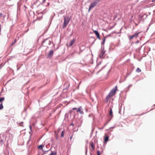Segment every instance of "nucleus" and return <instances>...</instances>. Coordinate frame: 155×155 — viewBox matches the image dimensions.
<instances>
[{"instance_id": "obj_1", "label": "nucleus", "mask_w": 155, "mask_h": 155, "mask_svg": "<svg viewBox=\"0 0 155 155\" xmlns=\"http://www.w3.org/2000/svg\"><path fill=\"white\" fill-rule=\"evenodd\" d=\"M99 0H95L89 5L88 12H89L92 8L96 6L99 2Z\"/></svg>"}, {"instance_id": "obj_2", "label": "nucleus", "mask_w": 155, "mask_h": 155, "mask_svg": "<svg viewBox=\"0 0 155 155\" xmlns=\"http://www.w3.org/2000/svg\"><path fill=\"white\" fill-rule=\"evenodd\" d=\"M64 22L63 25V28H65L68 24L70 20V18H69L68 17H66L64 16Z\"/></svg>"}, {"instance_id": "obj_3", "label": "nucleus", "mask_w": 155, "mask_h": 155, "mask_svg": "<svg viewBox=\"0 0 155 155\" xmlns=\"http://www.w3.org/2000/svg\"><path fill=\"white\" fill-rule=\"evenodd\" d=\"M117 90V87L116 86L115 88L113 89V90L110 92L108 94V96L110 97L113 96L115 94Z\"/></svg>"}, {"instance_id": "obj_4", "label": "nucleus", "mask_w": 155, "mask_h": 155, "mask_svg": "<svg viewBox=\"0 0 155 155\" xmlns=\"http://www.w3.org/2000/svg\"><path fill=\"white\" fill-rule=\"evenodd\" d=\"M105 51L104 49V48L101 49L100 53L99 56L100 58H103L104 57V54Z\"/></svg>"}, {"instance_id": "obj_5", "label": "nucleus", "mask_w": 155, "mask_h": 155, "mask_svg": "<svg viewBox=\"0 0 155 155\" xmlns=\"http://www.w3.org/2000/svg\"><path fill=\"white\" fill-rule=\"evenodd\" d=\"M90 147H91L92 148V150H94L95 149V146L93 142H90Z\"/></svg>"}, {"instance_id": "obj_6", "label": "nucleus", "mask_w": 155, "mask_h": 155, "mask_svg": "<svg viewBox=\"0 0 155 155\" xmlns=\"http://www.w3.org/2000/svg\"><path fill=\"white\" fill-rule=\"evenodd\" d=\"M93 32L96 35L97 38L100 40L101 38L100 37L98 31L96 30H93Z\"/></svg>"}, {"instance_id": "obj_7", "label": "nucleus", "mask_w": 155, "mask_h": 155, "mask_svg": "<svg viewBox=\"0 0 155 155\" xmlns=\"http://www.w3.org/2000/svg\"><path fill=\"white\" fill-rule=\"evenodd\" d=\"M82 107L81 106H80L77 109V112H79L81 114H84L83 112L81 110Z\"/></svg>"}, {"instance_id": "obj_8", "label": "nucleus", "mask_w": 155, "mask_h": 155, "mask_svg": "<svg viewBox=\"0 0 155 155\" xmlns=\"http://www.w3.org/2000/svg\"><path fill=\"white\" fill-rule=\"evenodd\" d=\"M109 136L107 135H105L104 137V142L105 143H107L109 140Z\"/></svg>"}, {"instance_id": "obj_9", "label": "nucleus", "mask_w": 155, "mask_h": 155, "mask_svg": "<svg viewBox=\"0 0 155 155\" xmlns=\"http://www.w3.org/2000/svg\"><path fill=\"white\" fill-rule=\"evenodd\" d=\"M109 115L112 117H113V112L112 111V109L111 108L109 112Z\"/></svg>"}, {"instance_id": "obj_10", "label": "nucleus", "mask_w": 155, "mask_h": 155, "mask_svg": "<svg viewBox=\"0 0 155 155\" xmlns=\"http://www.w3.org/2000/svg\"><path fill=\"white\" fill-rule=\"evenodd\" d=\"M75 40L73 39L71 41V42L69 43V46H71L73 44Z\"/></svg>"}, {"instance_id": "obj_11", "label": "nucleus", "mask_w": 155, "mask_h": 155, "mask_svg": "<svg viewBox=\"0 0 155 155\" xmlns=\"http://www.w3.org/2000/svg\"><path fill=\"white\" fill-rule=\"evenodd\" d=\"M140 32H139L137 33H136L134 34L133 35V37L136 38H137L138 37L139 34H140Z\"/></svg>"}, {"instance_id": "obj_12", "label": "nucleus", "mask_w": 155, "mask_h": 155, "mask_svg": "<svg viewBox=\"0 0 155 155\" xmlns=\"http://www.w3.org/2000/svg\"><path fill=\"white\" fill-rule=\"evenodd\" d=\"M53 54V51L52 50L50 51L49 53V55L50 56H52Z\"/></svg>"}, {"instance_id": "obj_13", "label": "nucleus", "mask_w": 155, "mask_h": 155, "mask_svg": "<svg viewBox=\"0 0 155 155\" xmlns=\"http://www.w3.org/2000/svg\"><path fill=\"white\" fill-rule=\"evenodd\" d=\"M56 153L55 152L52 151L50 155H56Z\"/></svg>"}, {"instance_id": "obj_14", "label": "nucleus", "mask_w": 155, "mask_h": 155, "mask_svg": "<svg viewBox=\"0 0 155 155\" xmlns=\"http://www.w3.org/2000/svg\"><path fill=\"white\" fill-rule=\"evenodd\" d=\"M43 146L42 145H40L38 146V149L40 150H42Z\"/></svg>"}, {"instance_id": "obj_15", "label": "nucleus", "mask_w": 155, "mask_h": 155, "mask_svg": "<svg viewBox=\"0 0 155 155\" xmlns=\"http://www.w3.org/2000/svg\"><path fill=\"white\" fill-rule=\"evenodd\" d=\"M5 100L4 97H2L0 98V102H2V101Z\"/></svg>"}, {"instance_id": "obj_16", "label": "nucleus", "mask_w": 155, "mask_h": 155, "mask_svg": "<svg viewBox=\"0 0 155 155\" xmlns=\"http://www.w3.org/2000/svg\"><path fill=\"white\" fill-rule=\"evenodd\" d=\"M136 71L137 72H140L141 71V70L139 68H138L137 69Z\"/></svg>"}, {"instance_id": "obj_17", "label": "nucleus", "mask_w": 155, "mask_h": 155, "mask_svg": "<svg viewBox=\"0 0 155 155\" xmlns=\"http://www.w3.org/2000/svg\"><path fill=\"white\" fill-rule=\"evenodd\" d=\"M105 38H104L103 39V41L101 42V44L102 45H104L105 43Z\"/></svg>"}, {"instance_id": "obj_18", "label": "nucleus", "mask_w": 155, "mask_h": 155, "mask_svg": "<svg viewBox=\"0 0 155 155\" xmlns=\"http://www.w3.org/2000/svg\"><path fill=\"white\" fill-rule=\"evenodd\" d=\"M64 131H63L62 132V133L61 134V137H64Z\"/></svg>"}, {"instance_id": "obj_19", "label": "nucleus", "mask_w": 155, "mask_h": 155, "mask_svg": "<svg viewBox=\"0 0 155 155\" xmlns=\"http://www.w3.org/2000/svg\"><path fill=\"white\" fill-rule=\"evenodd\" d=\"M100 153V152L99 150H97V155H100L101 153Z\"/></svg>"}, {"instance_id": "obj_20", "label": "nucleus", "mask_w": 155, "mask_h": 155, "mask_svg": "<svg viewBox=\"0 0 155 155\" xmlns=\"http://www.w3.org/2000/svg\"><path fill=\"white\" fill-rule=\"evenodd\" d=\"M3 108V106L2 105V103L0 105V110L2 109Z\"/></svg>"}, {"instance_id": "obj_21", "label": "nucleus", "mask_w": 155, "mask_h": 155, "mask_svg": "<svg viewBox=\"0 0 155 155\" xmlns=\"http://www.w3.org/2000/svg\"><path fill=\"white\" fill-rule=\"evenodd\" d=\"M134 38L133 35H132L131 36H129V39L130 40H131L133 38Z\"/></svg>"}, {"instance_id": "obj_22", "label": "nucleus", "mask_w": 155, "mask_h": 155, "mask_svg": "<svg viewBox=\"0 0 155 155\" xmlns=\"http://www.w3.org/2000/svg\"><path fill=\"white\" fill-rule=\"evenodd\" d=\"M55 137H56V139L58 140V136L56 134H55Z\"/></svg>"}, {"instance_id": "obj_23", "label": "nucleus", "mask_w": 155, "mask_h": 155, "mask_svg": "<svg viewBox=\"0 0 155 155\" xmlns=\"http://www.w3.org/2000/svg\"><path fill=\"white\" fill-rule=\"evenodd\" d=\"M78 108H76V107H75V108H72V110H77Z\"/></svg>"}, {"instance_id": "obj_24", "label": "nucleus", "mask_w": 155, "mask_h": 155, "mask_svg": "<svg viewBox=\"0 0 155 155\" xmlns=\"http://www.w3.org/2000/svg\"><path fill=\"white\" fill-rule=\"evenodd\" d=\"M2 15H3L2 13H0V17H1Z\"/></svg>"}, {"instance_id": "obj_25", "label": "nucleus", "mask_w": 155, "mask_h": 155, "mask_svg": "<svg viewBox=\"0 0 155 155\" xmlns=\"http://www.w3.org/2000/svg\"><path fill=\"white\" fill-rule=\"evenodd\" d=\"M15 43V42H13L12 43V45H13Z\"/></svg>"}, {"instance_id": "obj_26", "label": "nucleus", "mask_w": 155, "mask_h": 155, "mask_svg": "<svg viewBox=\"0 0 155 155\" xmlns=\"http://www.w3.org/2000/svg\"><path fill=\"white\" fill-rule=\"evenodd\" d=\"M152 2H155V0H152Z\"/></svg>"}, {"instance_id": "obj_27", "label": "nucleus", "mask_w": 155, "mask_h": 155, "mask_svg": "<svg viewBox=\"0 0 155 155\" xmlns=\"http://www.w3.org/2000/svg\"><path fill=\"white\" fill-rule=\"evenodd\" d=\"M16 39H15V42H16Z\"/></svg>"}, {"instance_id": "obj_28", "label": "nucleus", "mask_w": 155, "mask_h": 155, "mask_svg": "<svg viewBox=\"0 0 155 155\" xmlns=\"http://www.w3.org/2000/svg\"><path fill=\"white\" fill-rule=\"evenodd\" d=\"M97 67H97H97H96V68H97Z\"/></svg>"}, {"instance_id": "obj_29", "label": "nucleus", "mask_w": 155, "mask_h": 155, "mask_svg": "<svg viewBox=\"0 0 155 155\" xmlns=\"http://www.w3.org/2000/svg\"><path fill=\"white\" fill-rule=\"evenodd\" d=\"M1 141H3V140H1Z\"/></svg>"}, {"instance_id": "obj_30", "label": "nucleus", "mask_w": 155, "mask_h": 155, "mask_svg": "<svg viewBox=\"0 0 155 155\" xmlns=\"http://www.w3.org/2000/svg\"><path fill=\"white\" fill-rule=\"evenodd\" d=\"M70 112H72V110H71V111H70Z\"/></svg>"}, {"instance_id": "obj_31", "label": "nucleus", "mask_w": 155, "mask_h": 155, "mask_svg": "<svg viewBox=\"0 0 155 155\" xmlns=\"http://www.w3.org/2000/svg\"><path fill=\"white\" fill-rule=\"evenodd\" d=\"M99 72V71L97 72V73H98Z\"/></svg>"}]
</instances>
